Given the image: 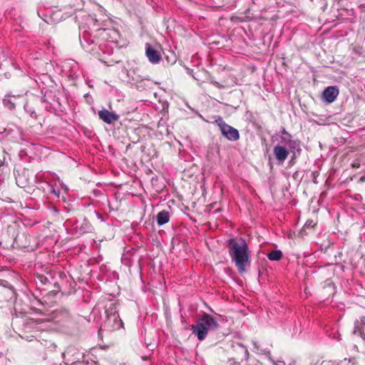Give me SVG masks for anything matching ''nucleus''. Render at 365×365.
Returning <instances> with one entry per match:
<instances>
[{"instance_id":"1","label":"nucleus","mask_w":365,"mask_h":365,"mask_svg":"<svg viewBox=\"0 0 365 365\" xmlns=\"http://www.w3.org/2000/svg\"><path fill=\"white\" fill-rule=\"evenodd\" d=\"M229 255L238 272L243 274L251 265V254L245 238H230L227 240Z\"/></svg>"},{"instance_id":"2","label":"nucleus","mask_w":365,"mask_h":365,"mask_svg":"<svg viewBox=\"0 0 365 365\" xmlns=\"http://www.w3.org/2000/svg\"><path fill=\"white\" fill-rule=\"evenodd\" d=\"M219 327L217 319L212 315L205 313L199 318L195 324H192L190 329L200 341L204 340L208 331H214Z\"/></svg>"},{"instance_id":"3","label":"nucleus","mask_w":365,"mask_h":365,"mask_svg":"<svg viewBox=\"0 0 365 365\" xmlns=\"http://www.w3.org/2000/svg\"><path fill=\"white\" fill-rule=\"evenodd\" d=\"M106 319L101 324L98 334L102 335L104 331H113L123 327V322L115 309L110 308L106 311Z\"/></svg>"},{"instance_id":"4","label":"nucleus","mask_w":365,"mask_h":365,"mask_svg":"<svg viewBox=\"0 0 365 365\" xmlns=\"http://www.w3.org/2000/svg\"><path fill=\"white\" fill-rule=\"evenodd\" d=\"M79 39L81 44V46L84 50L88 52H96V46L102 51L103 53H110L109 51H106L103 48V43L100 42L98 39V34L97 32L89 33L84 31L82 34L79 35Z\"/></svg>"},{"instance_id":"5","label":"nucleus","mask_w":365,"mask_h":365,"mask_svg":"<svg viewBox=\"0 0 365 365\" xmlns=\"http://www.w3.org/2000/svg\"><path fill=\"white\" fill-rule=\"evenodd\" d=\"M96 32L98 34L100 42L103 43V49L106 46L105 43L117 44L120 38V32L114 28L97 29Z\"/></svg>"},{"instance_id":"6","label":"nucleus","mask_w":365,"mask_h":365,"mask_svg":"<svg viewBox=\"0 0 365 365\" xmlns=\"http://www.w3.org/2000/svg\"><path fill=\"white\" fill-rule=\"evenodd\" d=\"M278 145H282L284 147H287L290 152L293 153L294 157L296 155V151L299 153L302 151L299 141L293 139L292 135L284 128L279 132V143Z\"/></svg>"},{"instance_id":"7","label":"nucleus","mask_w":365,"mask_h":365,"mask_svg":"<svg viewBox=\"0 0 365 365\" xmlns=\"http://www.w3.org/2000/svg\"><path fill=\"white\" fill-rule=\"evenodd\" d=\"M215 123L219 127L223 137L230 141H236L240 138V133L237 129L227 124L222 117L218 116Z\"/></svg>"},{"instance_id":"8","label":"nucleus","mask_w":365,"mask_h":365,"mask_svg":"<svg viewBox=\"0 0 365 365\" xmlns=\"http://www.w3.org/2000/svg\"><path fill=\"white\" fill-rule=\"evenodd\" d=\"M41 101L42 102L48 103L50 107L55 111L61 110L60 98L56 96L54 91L47 90L41 98Z\"/></svg>"},{"instance_id":"9","label":"nucleus","mask_w":365,"mask_h":365,"mask_svg":"<svg viewBox=\"0 0 365 365\" xmlns=\"http://www.w3.org/2000/svg\"><path fill=\"white\" fill-rule=\"evenodd\" d=\"M145 56L151 63L156 64L161 61L162 56L160 51H159L149 43H145Z\"/></svg>"},{"instance_id":"10","label":"nucleus","mask_w":365,"mask_h":365,"mask_svg":"<svg viewBox=\"0 0 365 365\" xmlns=\"http://www.w3.org/2000/svg\"><path fill=\"white\" fill-rule=\"evenodd\" d=\"M289 153H291L289 149L282 145H277L273 149L274 157L279 163H283L284 162Z\"/></svg>"},{"instance_id":"11","label":"nucleus","mask_w":365,"mask_h":365,"mask_svg":"<svg viewBox=\"0 0 365 365\" xmlns=\"http://www.w3.org/2000/svg\"><path fill=\"white\" fill-rule=\"evenodd\" d=\"M98 117L101 120L108 124H112L117 121L120 116L114 112H110L107 109H102L98 113Z\"/></svg>"},{"instance_id":"12","label":"nucleus","mask_w":365,"mask_h":365,"mask_svg":"<svg viewBox=\"0 0 365 365\" xmlns=\"http://www.w3.org/2000/svg\"><path fill=\"white\" fill-rule=\"evenodd\" d=\"M339 93V88L336 86H329L323 91V98L325 101L331 103L335 101Z\"/></svg>"},{"instance_id":"13","label":"nucleus","mask_w":365,"mask_h":365,"mask_svg":"<svg viewBox=\"0 0 365 365\" xmlns=\"http://www.w3.org/2000/svg\"><path fill=\"white\" fill-rule=\"evenodd\" d=\"M76 234L82 235L86 232H90L92 227L88 220H83L82 222H76L74 227Z\"/></svg>"},{"instance_id":"14","label":"nucleus","mask_w":365,"mask_h":365,"mask_svg":"<svg viewBox=\"0 0 365 365\" xmlns=\"http://www.w3.org/2000/svg\"><path fill=\"white\" fill-rule=\"evenodd\" d=\"M98 19L96 18V15L88 14L86 16V24L88 26L90 29H92L95 32H96L97 29H101V24L98 22Z\"/></svg>"},{"instance_id":"15","label":"nucleus","mask_w":365,"mask_h":365,"mask_svg":"<svg viewBox=\"0 0 365 365\" xmlns=\"http://www.w3.org/2000/svg\"><path fill=\"white\" fill-rule=\"evenodd\" d=\"M359 333L361 338L365 340V317L360 318L356 321L354 327V334Z\"/></svg>"},{"instance_id":"16","label":"nucleus","mask_w":365,"mask_h":365,"mask_svg":"<svg viewBox=\"0 0 365 365\" xmlns=\"http://www.w3.org/2000/svg\"><path fill=\"white\" fill-rule=\"evenodd\" d=\"M170 214L168 211L162 210L157 214L156 221L159 226H162L169 222Z\"/></svg>"},{"instance_id":"17","label":"nucleus","mask_w":365,"mask_h":365,"mask_svg":"<svg viewBox=\"0 0 365 365\" xmlns=\"http://www.w3.org/2000/svg\"><path fill=\"white\" fill-rule=\"evenodd\" d=\"M21 96H22V94L13 95V96L10 95V94H7L3 100L4 105L10 110L14 109L15 106H16V103L14 101H13L11 99V97L16 98H19Z\"/></svg>"},{"instance_id":"18","label":"nucleus","mask_w":365,"mask_h":365,"mask_svg":"<svg viewBox=\"0 0 365 365\" xmlns=\"http://www.w3.org/2000/svg\"><path fill=\"white\" fill-rule=\"evenodd\" d=\"M282 257V252L281 250H274L267 254V258L270 261H279Z\"/></svg>"},{"instance_id":"19","label":"nucleus","mask_w":365,"mask_h":365,"mask_svg":"<svg viewBox=\"0 0 365 365\" xmlns=\"http://www.w3.org/2000/svg\"><path fill=\"white\" fill-rule=\"evenodd\" d=\"M28 237V235L25 232H23L21 234H19L15 237V241L17 244L21 245V246L26 247L27 245L26 244H24L22 242V238L25 237L26 238Z\"/></svg>"},{"instance_id":"20","label":"nucleus","mask_w":365,"mask_h":365,"mask_svg":"<svg viewBox=\"0 0 365 365\" xmlns=\"http://www.w3.org/2000/svg\"><path fill=\"white\" fill-rule=\"evenodd\" d=\"M48 187L49 188V192L52 194H53L57 197H59L60 195V190H56L53 185L48 184Z\"/></svg>"},{"instance_id":"21","label":"nucleus","mask_w":365,"mask_h":365,"mask_svg":"<svg viewBox=\"0 0 365 365\" xmlns=\"http://www.w3.org/2000/svg\"><path fill=\"white\" fill-rule=\"evenodd\" d=\"M37 278L42 284H46L47 283L49 282L48 278L46 277H45L44 275L38 274L37 276Z\"/></svg>"},{"instance_id":"22","label":"nucleus","mask_w":365,"mask_h":365,"mask_svg":"<svg viewBox=\"0 0 365 365\" xmlns=\"http://www.w3.org/2000/svg\"><path fill=\"white\" fill-rule=\"evenodd\" d=\"M269 360L272 362L274 365H285V363L283 361H275L270 356H269Z\"/></svg>"},{"instance_id":"23","label":"nucleus","mask_w":365,"mask_h":365,"mask_svg":"<svg viewBox=\"0 0 365 365\" xmlns=\"http://www.w3.org/2000/svg\"><path fill=\"white\" fill-rule=\"evenodd\" d=\"M315 225V223L313 220H307L304 225L306 227H314Z\"/></svg>"},{"instance_id":"24","label":"nucleus","mask_w":365,"mask_h":365,"mask_svg":"<svg viewBox=\"0 0 365 365\" xmlns=\"http://www.w3.org/2000/svg\"><path fill=\"white\" fill-rule=\"evenodd\" d=\"M21 177L19 176V178H16V182L18 184L19 186H21V187H24L25 185L23 183V182H21Z\"/></svg>"},{"instance_id":"25","label":"nucleus","mask_w":365,"mask_h":365,"mask_svg":"<svg viewBox=\"0 0 365 365\" xmlns=\"http://www.w3.org/2000/svg\"><path fill=\"white\" fill-rule=\"evenodd\" d=\"M96 216H97V218L98 220H100L101 222L104 221V219H103V216L100 213L96 212Z\"/></svg>"},{"instance_id":"26","label":"nucleus","mask_w":365,"mask_h":365,"mask_svg":"<svg viewBox=\"0 0 365 365\" xmlns=\"http://www.w3.org/2000/svg\"><path fill=\"white\" fill-rule=\"evenodd\" d=\"M229 363L230 365H240L233 359H230Z\"/></svg>"},{"instance_id":"27","label":"nucleus","mask_w":365,"mask_h":365,"mask_svg":"<svg viewBox=\"0 0 365 365\" xmlns=\"http://www.w3.org/2000/svg\"><path fill=\"white\" fill-rule=\"evenodd\" d=\"M24 155H27V153L26 152V150L22 149L20 150V156L22 157Z\"/></svg>"},{"instance_id":"28","label":"nucleus","mask_w":365,"mask_h":365,"mask_svg":"<svg viewBox=\"0 0 365 365\" xmlns=\"http://www.w3.org/2000/svg\"><path fill=\"white\" fill-rule=\"evenodd\" d=\"M248 357H249V351H247V349H246L245 351V360H247L248 359Z\"/></svg>"},{"instance_id":"29","label":"nucleus","mask_w":365,"mask_h":365,"mask_svg":"<svg viewBox=\"0 0 365 365\" xmlns=\"http://www.w3.org/2000/svg\"><path fill=\"white\" fill-rule=\"evenodd\" d=\"M252 344L256 349L259 350V346L256 341H252Z\"/></svg>"},{"instance_id":"30","label":"nucleus","mask_w":365,"mask_h":365,"mask_svg":"<svg viewBox=\"0 0 365 365\" xmlns=\"http://www.w3.org/2000/svg\"><path fill=\"white\" fill-rule=\"evenodd\" d=\"M212 83L213 85H215V86L218 87V88H220V87H221V86L220 85V83H219L218 82H217V81H212Z\"/></svg>"},{"instance_id":"31","label":"nucleus","mask_w":365,"mask_h":365,"mask_svg":"<svg viewBox=\"0 0 365 365\" xmlns=\"http://www.w3.org/2000/svg\"><path fill=\"white\" fill-rule=\"evenodd\" d=\"M299 154H300V153H299L297 151H296V155H295V156L294 157V156L292 155V160H294V159H295V158H297V155H299Z\"/></svg>"},{"instance_id":"32","label":"nucleus","mask_w":365,"mask_h":365,"mask_svg":"<svg viewBox=\"0 0 365 365\" xmlns=\"http://www.w3.org/2000/svg\"><path fill=\"white\" fill-rule=\"evenodd\" d=\"M28 172H29V170H26V169H24L23 172H22V174H23L24 175H25L26 174V173H28Z\"/></svg>"},{"instance_id":"33","label":"nucleus","mask_w":365,"mask_h":365,"mask_svg":"<svg viewBox=\"0 0 365 365\" xmlns=\"http://www.w3.org/2000/svg\"><path fill=\"white\" fill-rule=\"evenodd\" d=\"M4 355V354L2 352L0 351V358L2 357Z\"/></svg>"},{"instance_id":"34","label":"nucleus","mask_w":365,"mask_h":365,"mask_svg":"<svg viewBox=\"0 0 365 365\" xmlns=\"http://www.w3.org/2000/svg\"><path fill=\"white\" fill-rule=\"evenodd\" d=\"M361 181H364V178H361L360 179Z\"/></svg>"}]
</instances>
